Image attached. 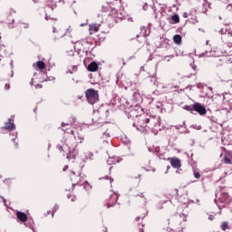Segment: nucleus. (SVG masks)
<instances>
[{
	"instance_id": "1",
	"label": "nucleus",
	"mask_w": 232,
	"mask_h": 232,
	"mask_svg": "<svg viewBox=\"0 0 232 232\" xmlns=\"http://www.w3.org/2000/svg\"><path fill=\"white\" fill-rule=\"evenodd\" d=\"M159 126V121L153 117H147L146 114L140 116V128L145 131L148 130H155Z\"/></svg>"
},
{
	"instance_id": "2",
	"label": "nucleus",
	"mask_w": 232,
	"mask_h": 232,
	"mask_svg": "<svg viewBox=\"0 0 232 232\" xmlns=\"http://www.w3.org/2000/svg\"><path fill=\"white\" fill-rule=\"evenodd\" d=\"M85 97L89 104H95V102H99V92L94 89H88L85 92Z\"/></svg>"
},
{
	"instance_id": "3",
	"label": "nucleus",
	"mask_w": 232,
	"mask_h": 232,
	"mask_svg": "<svg viewBox=\"0 0 232 232\" xmlns=\"http://www.w3.org/2000/svg\"><path fill=\"white\" fill-rule=\"evenodd\" d=\"M217 198H218L220 204H231L232 198L229 197V194L226 192L216 193Z\"/></svg>"
},
{
	"instance_id": "4",
	"label": "nucleus",
	"mask_w": 232,
	"mask_h": 232,
	"mask_svg": "<svg viewBox=\"0 0 232 232\" xmlns=\"http://www.w3.org/2000/svg\"><path fill=\"white\" fill-rule=\"evenodd\" d=\"M139 113H142V108H140V106L137 105L134 107L133 110L130 111V117L132 118H139V126H140V117H142V115H140Z\"/></svg>"
},
{
	"instance_id": "5",
	"label": "nucleus",
	"mask_w": 232,
	"mask_h": 232,
	"mask_svg": "<svg viewBox=\"0 0 232 232\" xmlns=\"http://www.w3.org/2000/svg\"><path fill=\"white\" fill-rule=\"evenodd\" d=\"M222 110H226L227 111H231L232 110V103L229 101V94L223 95Z\"/></svg>"
},
{
	"instance_id": "6",
	"label": "nucleus",
	"mask_w": 232,
	"mask_h": 232,
	"mask_svg": "<svg viewBox=\"0 0 232 232\" xmlns=\"http://www.w3.org/2000/svg\"><path fill=\"white\" fill-rule=\"evenodd\" d=\"M193 110L194 111H197L199 113V115H206L208 111L206 110V107H204L202 104L196 102L193 104Z\"/></svg>"
},
{
	"instance_id": "7",
	"label": "nucleus",
	"mask_w": 232,
	"mask_h": 232,
	"mask_svg": "<svg viewBox=\"0 0 232 232\" xmlns=\"http://www.w3.org/2000/svg\"><path fill=\"white\" fill-rule=\"evenodd\" d=\"M5 129L8 130L9 131H12V130H15V123H14V116L9 118L8 121L5 122Z\"/></svg>"
},
{
	"instance_id": "8",
	"label": "nucleus",
	"mask_w": 232,
	"mask_h": 232,
	"mask_svg": "<svg viewBox=\"0 0 232 232\" xmlns=\"http://www.w3.org/2000/svg\"><path fill=\"white\" fill-rule=\"evenodd\" d=\"M82 160L83 162H88V160H93V152L87 151L83 153V156L82 157Z\"/></svg>"
},
{
	"instance_id": "9",
	"label": "nucleus",
	"mask_w": 232,
	"mask_h": 232,
	"mask_svg": "<svg viewBox=\"0 0 232 232\" xmlns=\"http://www.w3.org/2000/svg\"><path fill=\"white\" fill-rule=\"evenodd\" d=\"M121 162V158L119 157H109L107 160V164L112 166L113 164H119Z\"/></svg>"
},
{
	"instance_id": "10",
	"label": "nucleus",
	"mask_w": 232,
	"mask_h": 232,
	"mask_svg": "<svg viewBox=\"0 0 232 232\" xmlns=\"http://www.w3.org/2000/svg\"><path fill=\"white\" fill-rule=\"evenodd\" d=\"M16 217L20 222H26L28 220V216L24 212L18 211L16 212Z\"/></svg>"
},
{
	"instance_id": "11",
	"label": "nucleus",
	"mask_w": 232,
	"mask_h": 232,
	"mask_svg": "<svg viewBox=\"0 0 232 232\" xmlns=\"http://www.w3.org/2000/svg\"><path fill=\"white\" fill-rule=\"evenodd\" d=\"M99 28H101V24H91L89 25V32H90V34L92 35V34H93V32H99Z\"/></svg>"
},
{
	"instance_id": "12",
	"label": "nucleus",
	"mask_w": 232,
	"mask_h": 232,
	"mask_svg": "<svg viewBox=\"0 0 232 232\" xmlns=\"http://www.w3.org/2000/svg\"><path fill=\"white\" fill-rule=\"evenodd\" d=\"M87 70L89 72H97V70H99V64H97L95 62H92L88 67Z\"/></svg>"
},
{
	"instance_id": "13",
	"label": "nucleus",
	"mask_w": 232,
	"mask_h": 232,
	"mask_svg": "<svg viewBox=\"0 0 232 232\" xmlns=\"http://www.w3.org/2000/svg\"><path fill=\"white\" fill-rule=\"evenodd\" d=\"M170 164H171L172 168H176V169H179L181 166L180 160H179L177 158H173L170 160Z\"/></svg>"
},
{
	"instance_id": "14",
	"label": "nucleus",
	"mask_w": 232,
	"mask_h": 232,
	"mask_svg": "<svg viewBox=\"0 0 232 232\" xmlns=\"http://www.w3.org/2000/svg\"><path fill=\"white\" fill-rule=\"evenodd\" d=\"M173 42L175 43V44H182V36H180V34L174 35Z\"/></svg>"
},
{
	"instance_id": "15",
	"label": "nucleus",
	"mask_w": 232,
	"mask_h": 232,
	"mask_svg": "<svg viewBox=\"0 0 232 232\" xmlns=\"http://www.w3.org/2000/svg\"><path fill=\"white\" fill-rule=\"evenodd\" d=\"M36 66L39 68V70H44V68H46V63H44L43 61H38L36 63Z\"/></svg>"
},
{
	"instance_id": "16",
	"label": "nucleus",
	"mask_w": 232,
	"mask_h": 232,
	"mask_svg": "<svg viewBox=\"0 0 232 232\" xmlns=\"http://www.w3.org/2000/svg\"><path fill=\"white\" fill-rule=\"evenodd\" d=\"M171 21H172L173 24H177L178 23H180V18L179 17V14L172 15Z\"/></svg>"
},
{
	"instance_id": "17",
	"label": "nucleus",
	"mask_w": 232,
	"mask_h": 232,
	"mask_svg": "<svg viewBox=\"0 0 232 232\" xmlns=\"http://www.w3.org/2000/svg\"><path fill=\"white\" fill-rule=\"evenodd\" d=\"M221 229L223 231H226V229H229V223L224 221L221 223Z\"/></svg>"
},
{
	"instance_id": "18",
	"label": "nucleus",
	"mask_w": 232,
	"mask_h": 232,
	"mask_svg": "<svg viewBox=\"0 0 232 232\" xmlns=\"http://www.w3.org/2000/svg\"><path fill=\"white\" fill-rule=\"evenodd\" d=\"M65 126L70 127V126H72V123L62 122V131H64V132L68 131V128H64Z\"/></svg>"
},
{
	"instance_id": "19",
	"label": "nucleus",
	"mask_w": 232,
	"mask_h": 232,
	"mask_svg": "<svg viewBox=\"0 0 232 232\" xmlns=\"http://www.w3.org/2000/svg\"><path fill=\"white\" fill-rule=\"evenodd\" d=\"M111 15H112V17H119V11H117V9H111Z\"/></svg>"
},
{
	"instance_id": "20",
	"label": "nucleus",
	"mask_w": 232,
	"mask_h": 232,
	"mask_svg": "<svg viewBox=\"0 0 232 232\" xmlns=\"http://www.w3.org/2000/svg\"><path fill=\"white\" fill-rule=\"evenodd\" d=\"M184 110H186L187 111H193V106H191V105H185L184 106Z\"/></svg>"
},
{
	"instance_id": "21",
	"label": "nucleus",
	"mask_w": 232,
	"mask_h": 232,
	"mask_svg": "<svg viewBox=\"0 0 232 232\" xmlns=\"http://www.w3.org/2000/svg\"><path fill=\"white\" fill-rule=\"evenodd\" d=\"M133 97L136 101L139 100V98L140 97V93H139V92H133Z\"/></svg>"
},
{
	"instance_id": "22",
	"label": "nucleus",
	"mask_w": 232,
	"mask_h": 232,
	"mask_svg": "<svg viewBox=\"0 0 232 232\" xmlns=\"http://www.w3.org/2000/svg\"><path fill=\"white\" fill-rule=\"evenodd\" d=\"M225 164H231V159L227 158V157H225L223 159Z\"/></svg>"
},
{
	"instance_id": "23",
	"label": "nucleus",
	"mask_w": 232,
	"mask_h": 232,
	"mask_svg": "<svg viewBox=\"0 0 232 232\" xmlns=\"http://www.w3.org/2000/svg\"><path fill=\"white\" fill-rule=\"evenodd\" d=\"M72 173L73 175L72 176L71 180H79V179H81L79 176L75 175V172H72Z\"/></svg>"
},
{
	"instance_id": "24",
	"label": "nucleus",
	"mask_w": 232,
	"mask_h": 232,
	"mask_svg": "<svg viewBox=\"0 0 232 232\" xmlns=\"http://www.w3.org/2000/svg\"><path fill=\"white\" fill-rule=\"evenodd\" d=\"M180 218H182L183 222H186L188 220V218L186 214H179Z\"/></svg>"
},
{
	"instance_id": "25",
	"label": "nucleus",
	"mask_w": 232,
	"mask_h": 232,
	"mask_svg": "<svg viewBox=\"0 0 232 232\" xmlns=\"http://www.w3.org/2000/svg\"><path fill=\"white\" fill-rule=\"evenodd\" d=\"M57 209H59V205H55L54 207H53V215H54V213L57 211Z\"/></svg>"
},
{
	"instance_id": "26",
	"label": "nucleus",
	"mask_w": 232,
	"mask_h": 232,
	"mask_svg": "<svg viewBox=\"0 0 232 232\" xmlns=\"http://www.w3.org/2000/svg\"><path fill=\"white\" fill-rule=\"evenodd\" d=\"M163 59H164V61H168V62H169V59H173V55H170V56H165Z\"/></svg>"
},
{
	"instance_id": "27",
	"label": "nucleus",
	"mask_w": 232,
	"mask_h": 232,
	"mask_svg": "<svg viewBox=\"0 0 232 232\" xmlns=\"http://www.w3.org/2000/svg\"><path fill=\"white\" fill-rule=\"evenodd\" d=\"M195 179H200V174L197 171L194 172Z\"/></svg>"
},
{
	"instance_id": "28",
	"label": "nucleus",
	"mask_w": 232,
	"mask_h": 232,
	"mask_svg": "<svg viewBox=\"0 0 232 232\" xmlns=\"http://www.w3.org/2000/svg\"><path fill=\"white\" fill-rule=\"evenodd\" d=\"M156 108H158L159 110L162 109V103L161 102H158L156 105Z\"/></svg>"
},
{
	"instance_id": "29",
	"label": "nucleus",
	"mask_w": 232,
	"mask_h": 232,
	"mask_svg": "<svg viewBox=\"0 0 232 232\" xmlns=\"http://www.w3.org/2000/svg\"><path fill=\"white\" fill-rule=\"evenodd\" d=\"M139 197H140L141 198H144V203L147 204L148 201H147L146 198L144 197V194L141 193L140 195H139Z\"/></svg>"
},
{
	"instance_id": "30",
	"label": "nucleus",
	"mask_w": 232,
	"mask_h": 232,
	"mask_svg": "<svg viewBox=\"0 0 232 232\" xmlns=\"http://www.w3.org/2000/svg\"><path fill=\"white\" fill-rule=\"evenodd\" d=\"M227 10H228V12H231L232 11V5H228L227 6Z\"/></svg>"
},
{
	"instance_id": "31",
	"label": "nucleus",
	"mask_w": 232,
	"mask_h": 232,
	"mask_svg": "<svg viewBox=\"0 0 232 232\" xmlns=\"http://www.w3.org/2000/svg\"><path fill=\"white\" fill-rule=\"evenodd\" d=\"M5 88V90H10V83H6Z\"/></svg>"
},
{
	"instance_id": "32",
	"label": "nucleus",
	"mask_w": 232,
	"mask_h": 232,
	"mask_svg": "<svg viewBox=\"0 0 232 232\" xmlns=\"http://www.w3.org/2000/svg\"><path fill=\"white\" fill-rule=\"evenodd\" d=\"M111 198H114L115 202H117V199L119 198V196H111Z\"/></svg>"
},
{
	"instance_id": "33",
	"label": "nucleus",
	"mask_w": 232,
	"mask_h": 232,
	"mask_svg": "<svg viewBox=\"0 0 232 232\" xmlns=\"http://www.w3.org/2000/svg\"><path fill=\"white\" fill-rule=\"evenodd\" d=\"M78 139H80V142L82 143V140H84L83 137L78 136Z\"/></svg>"
},
{
	"instance_id": "34",
	"label": "nucleus",
	"mask_w": 232,
	"mask_h": 232,
	"mask_svg": "<svg viewBox=\"0 0 232 232\" xmlns=\"http://www.w3.org/2000/svg\"><path fill=\"white\" fill-rule=\"evenodd\" d=\"M192 70H194V72H197V65L193 64L192 65Z\"/></svg>"
},
{
	"instance_id": "35",
	"label": "nucleus",
	"mask_w": 232,
	"mask_h": 232,
	"mask_svg": "<svg viewBox=\"0 0 232 232\" xmlns=\"http://www.w3.org/2000/svg\"><path fill=\"white\" fill-rule=\"evenodd\" d=\"M207 54L208 53H203L202 54H199V57H206Z\"/></svg>"
},
{
	"instance_id": "36",
	"label": "nucleus",
	"mask_w": 232,
	"mask_h": 232,
	"mask_svg": "<svg viewBox=\"0 0 232 232\" xmlns=\"http://www.w3.org/2000/svg\"><path fill=\"white\" fill-rule=\"evenodd\" d=\"M143 10H148V4H145V5H143Z\"/></svg>"
},
{
	"instance_id": "37",
	"label": "nucleus",
	"mask_w": 232,
	"mask_h": 232,
	"mask_svg": "<svg viewBox=\"0 0 232 232\" xmlns=\"http://www.w3.org/2000/svg\"><path fill=\"white\" fill-rule=\"evenodd\" d=\"M72 202H75V200H76V198H75V196H72Z\"/></svg>"
},
{
	"instance_id": "38",
	"label": "nucleus",
	"mask_w": 232,
	"mask_h": 232,
	"mask_svg": "<svg viewBox=\"0 0 232 232\" xmlns=\"http://www.w3.org/2000/svg\"><path fill=\"white\" fill-rule=\"evenodd\" d=\"M180 128H182V125H177L176 126V130H180Z\"/></svg>"
},
{
	"instance_id": "39",
	"label": "nucleus",
	"mask_w": 232,
	"mask_h": 232,
	"mask_svg": "<svg viewBox=\"0 0 232 232\" xmlns=\"http://www.w3.org/2000/svg\"><path fill=\"white\" fill-rule=\"evenodd\" d=\"M24 28H29V25H28V24H24Z\"/></svg>"
},
{
	"instance_id": "40",
	"label": "nucleus",
	"mask_w": 232,
	"mask_h": 232,
	"mask_svg": "<svg viewBox=\"0 0 232 232\" xmlns=\"http://www.w3.org/2000/svg\"><path fill=\"white\" fill-rule=\"evenodd\" d=\"M183 17H184L185 19H187V17H188V13H184V14H183Z\"/></svg>"
},
{
	"instance_id": "41",
	"label": "nucleus",
	"mask_w": 232,
	"mask_h": 232,
	"mask_svg": "<svg viewBox=\"0 0 232 232\" xmlns=\"http://www.w3.org/2000/svg\"><path fill=\"white\" fill-rule=\"evenodd\" d=\"M75 186H77V182L73 181L72 182V188H75Z\"/></svg>"
},
{
	"instance_id": "42",
	"label": "nucleus",
	"mask_w": 232,
	"mask_h": 232,
	"mask_svg": "<svg viewBox=\"0 0 232 232\" xmlns=\"http://www.w3.org/2000/svg\"><path fill=\"white\" fill-rule=\"evenodd\" d=\"M208 5V0H204L203 6H206Z\"/></svg>"
},
{
	"instance_id": "43",
	"label": "nucleus",
	"mask_w": 232,
	"mask_h": 232,
	"mask_svg": "<svg viewBox=\"0 0 232 232\" xmlns=\"http://www.w3.org/2000/svg\"><path fill=\"white\" fill-rule=\"evenodd\" d=\"M227 46H228V48H232V44H231V43H228V44H227Z\"/></svg>"
},
{
	"instance_id": "44",
	"label": "nucleus",
	"mask_w": 232,
	"mask_h": 232,
	"mask_svg": "<svg viewBox=\"0 0 232 232\" xmlns=\"http://www.w3.org/2000/svg\"><path fill=\"white\" fill-rule=\"evenodd\" d=\"M57 32V29L55 27L53 28V33L55 34Z\"/></svg>"
},
{
	"instance_id": "45",
	"label": "nucleus",
	"mask_w": 232,
	"mask_h": 232,
	"mask_svg": "<svg viewBox=\"0 0 232 232\" xmlns=\"http://www.w3.org/2000/svg\"><path fill=\"white\" fill-rule=\"evenodd\" d=\"M36 88H43V85L37 84V85H36Z\"/></svg>"
},
{
	"instance_id": "46",
	"label": "nucleus",
	"mask_w": 232,
	"mask_h": 232,
	"mask_svg": "<svg viewBox=\"0 0 232 232\" xmlns=\"http://www.w3.org/2000/svg\"><path fill=\"white\" fill-rule=\"evenodd\" d=\"M139 220H140V217L136 218V222H139Z\"/></svg>"
},
{
	"instance_id": "47",
	"label": "nucleus",
	"mask_w": 232,
	"mask_h": 232,
	"mask_svg": "<svg viewBox=\"0 0 232 232\" xmlns=\"http://www.w3.org/2000/svg\"><path fill=\"white\" fill-rule=\"evenodd\" d=\"M67 159L70 160V159H72V154L67 155Z\"/></svg>"
},
{
	"instance_id": "48",
	"label": "nucleus",
	"mask_w": 232,
	"mask_h": 232,
	"mask_svg": "<svg viewBox=\"0 0 232 232\" xmlns=\"http://www.w3.org/2000/svg\"><path fill=\"white\" fill-rule=\"evenodd\" d=\"M13 142H14V145H15L16 148H17V142H15V139H13Z\"/></svg>"
},
{
	"instance_id": "49",
	"label": "nucleus",
	"mask_w": 232,
	"mask_h": 232,
	"mask_svg": "<svg viewBox=\"0 0 232 232\" xmlns=\"http://www.w3.org/2000/svg\"><path fill=\"white\" fill-rule=\"evenodd\" d=\"M66 169H68V166H65V167L63 168V171H66Z\"/></svg>"
},
{
	"instance_id": "50",
	"label": "nucleus",
	"mask_w": 232,
	"mask_h": 232,
	"mask_svg": "<svg viewBox=\"0 0 232 232\" xmlns=\"http://www.w3.org/2000/svg\"><path fill=\"white\" fill-rule=\"evenodd\" d=\"M58 150H60V151H63V147H58Z\"/></svg>"
},
{
	"instance_id": "51",
	"label": "nucleus",
	"mask_w": 232,
	"mask_h": 232,
	"mask_svg": "<svg viewBox=\"0 0 232 232\" xmlns=\"http://www.w3.org/2000/svg\"><path fill=\"white\" fill-rule=\"evenodd\" d=\"M69 55H73V51L69 52Z\"/></svg>"
},
{
	"instance_id": "52",
	"label": "nucleus",
	"mask_w": 232,
	"mask_h": 232,
	"mask_svg": "<svg viewBox=\"0 0 232 232\" xmlns=\"http://www.w3.org/2000/svg\"><path fill=\"white\" fill-rule=\"evenodd\" d=\"M208 219H209V220H213V217H212V216H209V217H208Z\"/></svg>"
},
{
	"instance_id": "53",
	"label": "nucleus",
	"mask_w": 232,
	"mask_h": 232,
	"mask_svg": "<svg viewBox=\"0 0 232 232\" xmlns=\"http://www.w3.org/2000/svg\"><path fill=\"white\" fill-rule=\"evenodd\" d=\"M110 182H111H111H113L112 178H110Z\"/></svg>"
},
{
	"instance_id": "54",
	"label": "nucleus",
	"mask_w": 232,
	"mask_h": 232,
	"mask_svg": "<svg viewBox=\"0 0 232 232\" xmlns=\"http://www.w3.org/2000/svg\"><path fill=\"white\" fill-rule=\"evenodd\" d=\"M113 205L107 204V208H111Z\"/></svg>"
},
{
	"instance_id": "55",
	"label": "nucleus",
	"mask_w": 232,
	"mask_h": 232,
	"mask_svg": "<svg viewBox=\"0 0 232 232\" xmlns=\"http://www.w3.org/2000/svg\"><path fill=\"white\" fill-rule=\"evenodd\" d=\"M72 135H75V132L73 130H71Z\"/></svg>"
},
{
	"instance_id": "56",
	"label": "nucleus",
	"mask_w": 232,
	"mask_h": 232,
	"mask_svg": "<svg viewBox=\"0 0 232 232\" xmlns=\"http://www.w3.org/2000/svg\"><path fill=\"white\" fill-rule=\"evenodd\" d=\"M219 32L220 34H224V29H221Z\"/></svg>"
},
{
	"instance_id": "57",
	"label": "nucleus",
	"mask_w": 232,
	"mask_h": 232,
	"mask_svg": "<svg viewBox=\"0 0 232 232\" xmlns=\"http://www.w3.org/2000/svg\"><path fill=\"white\" fill-rule=\"evenodd\" d=\"M206 44H209V40H207V41H206Z\"/></svg>"
},
{
	"instance_id": "58",
	"label": "nucleus",
	"mask_w": 232,
	"mask_h": 232,
	"mask_svg": "<svg viewBox=\"0 0 232 232\" xmlns=\"http://www.w3.org/2000/svg\"><path fill=\"white\" fill-rule=\"evenodd\" d=\"M45 19H46V21H48V19H50V18L48 17V15H46V16H45Z\"/></svg>"
},
{
	"instance_id": "59",
	"label": "nucleus",
	"mask_w": 232,
	"mask_h": 232,
	"mask_svg": "<svg viewBox=\"0 0 232 232\" xmlns=\"http://www.w3.org/2000/svg\"><path fill=\"white\" fill-rule=\"evenodd\" d=\"M140 232H144V229L140 228Z\"/></svg>"
},
{
	"instance_id": "60",
	"label": "nucleus",
	"mask_w": 232,
	"mask_h": 232,
	"mask_svg": "<svg viewBox=\"0 0 232 232\" xmlns=\"http://www.w3.org/2000/svg\"><path fill=\"white\" fill-rule=\"evenodd\" d=\"M2 198H3L4 202H6V199H5V198L2 197Z\"/></svg>"
},
{
	"instance_id": "61",
	"label": "nucleus",
	"mask_w": 232,
	"mask_h": 232,
	"mask_svg": "<svg viewBox=\"0 0 232 232\" xmlns=\"http://www.w3.org/2000/svg\"><path fill=\"white\" fill-rule=\"evenodd\" d=\"M218 206L219 209H222V207L220 205H218Z\"/></svg>"
},
{
	"instance_id": "62",
	"label": "nucleus",
	"mask_w": 232,
	"mask_h": 232,
	"mask_svg": "<svg viewBox=\"0 0 232 232\" xmlns=\"http://www.w3.org/2000/svg\"><path fill=\"white\" fill-rule=\"evenodd\" d=\"M153 93H159V91H155V92H153Z\"/></svg>"
},
{
	"instance_id": "63",
	"label": "nucleus",
	"mask_w": 232,
	"mask_h": 232,
	"mask_svg": "<svg viewBox=\"0 0 232 232\" xmlns=\"http://www.w3.org/2000/svg\"><path fill=\"white\" fill-rule=\"evenodd\" d=\"M142 30H146V28H145V27H141V31H142Z\"/></svg>"
},
{
	"instance_id": "64",
	"label": "nucleus",
	"mask_w": 232,
	"mask_h": 232,
	"mask_svg": "<svg viewBox=\"0 0 232 232\" xmlns=\"http://www.w3.org/2000/svg\"><path fill=\"white\" fill-rule=\"evenodd\" d=\"M228 34H229L231 35V37H232V32H229Z\"/></svg>"
}]
</instances>
